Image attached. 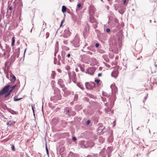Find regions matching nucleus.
Segmentation results:
<instances>
[{"label": "nucleus", "mask_w": 157, "mask_h": 157, "mask_svg": "<svg viewBox=\"0 0 157 157\" xmlns=\"http://www.w3.org/2000/svg\"><path fill=\"white\" fill-rule=\"evenodd\" d=\"M71 34V33L70 31L68 29H66L64 31L63 36L65 38H67L70 36Z\"/></svg>", "instance_id": "5"}, {"label": "nucleus", "mask_w": 157, "mask_h": 157, "mask_svg": "<svg viewBox=\"0 0 157 157\" xmlns=\"http://www.w3.org/2000/svg\"><path fill=\"white\" fill-rule=\"evenodd\" d=\"M72 140L73 141H75L77 140V138L76 137H73Z\"/></svg>", "instance_id": "19"}, {"label": "nucleus", "mask_w": 157, "mask_h": 157, "mask_svg": "<svg viewBox=\"0 0 157 157\" xmlns=\"http://www.w3.org/2000/svg\"><path fill=\"white\" fill-rule=\"evenodd\" d=\"M12 9V7H10V10H11Z\"/></svg>", "instance_id": "31"}, {"label": "nucleus", "mask_w": 157, "mask_h": 157, "mask_svg": "<svg viewBox=\"0 0 157 157\" xmlns=\"http://www.w3.org/2000/svg\"><path fill=\"white\" fill-rule=\"evenodd\" d=\"M67 7L64 6H63L62 7V11L64 13L66 11Z\"/></svg>", "instance_id": "10"}, {"label": "nucleus", "mask_w": 157, "mask_h": 157, "mask_svg": "<svg viewBox=\"0 0 157 157\" xmlns=\"http://www.w3.org/2000/svg\"><path fill=\"white\" fill-rule=\"evenodd\" d=\"M94 81L95 82H96L97 85L98 86H101V80L100 79H96Z\"/></svg>", "instance_id": "7"}, {"label": "nucleus", "mask_w": 157, "mask_h": 157, "mask_svg": "<svg viewBox=\"0 0 157 157\" xmlns=\"http://www.w3.org/2000/svg\"><path fill=\"white\" fill-rule=\"evenodd\" d=\"M15 122L14 121H10L7 123V125L10 126L13 125L15 124Z\"/></svg>", "instance_id": "8"}, {"label": "nucleus", "mask_w": 157, "mask_h": 157, "mask_svg": "<svg viewBox=\"0 0 157 157\" xmlns=\"http://www.w3.org/2000/svg\"><path fill=\"white\" fill-rule=\"evenodd\" d=\"M26 49H25V52H24V54L25 53V52L26 51Z\"/></svg>", "instance_id": "32"}, {"label": "nucleus", "mask_w": 157, "mask_h": 157, "mask_svg": "<svg viewBox=\"0 0 157 157\" xmlns=\"http://www.w3.org/2000/svg\"><path fill=\"white\" fill-rule=\"evenodd\" d=\"M69 78L72 80L73 82L75 83L77 81L76 75L74 72L72 71L69 73Z\"/></svg>", "instance_id": "3"}, {"label": "nucleus", "mask_w": 157, "mask_h": 157, "mask_svg": "<svg viewBox=\"0 0 157 157\" xmlns=\"http://www.w3.org/2000/svg\"><path fill=\"white\" fill-rule=\"evenodd\" d=\"M108 0V1H110V0Z\"/></svg>", "instance_id": "35"}, {"label": "nucleus", "mask_w": 157, "mask_h": 157, "mask_svg": "<svg viewBox=\"0 0 157 157\" xmlns=\"http://www.w3.org/2000/svg\"><path fill=\"white\" fill-rule=\"evenodd\" d=\"M70 53L68 54L67 55V57H69L70 56Z\"/></svg>", "instance_id": "28"}, {"label": "nucleus", "mask_w": 157, "mask_h": 157, "mask_svg": "<svg viewBox=\"0 0 157 157\" xmlns=\"http://www.w3.org/2000/svg\"><path fill=\"white\" fill-rule=\"evenodd\" d=\"M77 85L82 90H83L84 89V87L81 83L79 82H78L77 83Z\"/></svg>", "instance_id": "9"}, {"label": "nucleus", "mask_w": 157, "mask_h": 157, "mask_svg": "<svg viewBox=\"0 0 157 157\" xmlns=\"http://www.w3.org/2000/svg\"><path fill=\"white\" fill-rule=\"evenodd\" d=\"M145 100H146L147 98V97H145L144 98Z\"/></svg>", "instance_id": "30"}, {"label": "nucleus", "mask_w": 157, "mask_h": 157, "mask_svg": "<svg viewBox=\"0 0 157 157\" xmlns=\"http://www.w3.org/2000/svg\"><path fill=\"white\" fill-rule=\"evenodd\" d=\"M101 75H102L101 73H99L98 74V77H100Z\"/></svg>", "instance_id": "24"}, {"label": "nucleus", "mask_w": 157, "mask_h": 157, "mask_svg": "<svg viewBox=\"0 0 157 157\" xmlns=\"http://www.w3.org/2000/svg\"><path fill=\"white\" fill-rule=\"evenodd\" d=\"M12 42L11 43V46H13L14 43L15 42V39L14 36H13L12 39Z\"/></svg>", "instance_id": "11"}, {"label": "nucleus", "mask_w": 157, "mask_h": 157, "mask_svg": "<svg viewBox=\"0 0 157 157\" xmlns=\"http://www.w3.org/2000/svg\"><path fill=\"white\" fill-rule=\"evenodd\" d=\"M46 152L47 153V154L48 155V154H49L48 151V148L47 147H46Z\"/></svg>", "instance_id": "18"}, {"label": "nucleus", "mask_w": 157, "mask_h": 157, "mask_svg": "<svg viewBox=\"0 0 157 157\" xmlns=\"http://www.w3.org/2000/svg\"><path fill=\"white\" fill-rule=\"evenodd\" d=\"M79 67L80 68V70L81 71L83 72L84 71V69L82 66L81 65H79Z\"/></svg>", "instance_id": "15"}, {"label": "nucleus", "mask_w": 157, "mask_h": 157, "mask_svg": "<svg viewBox=\"0 0 157 157\" xmlns=\"http://www.w3.org/2000/svg\"><path fill=\"white\" fill-rule=\"evenodd\" d=\"M17 86L16 84H15L12 86H10L9 85L5 86L3 88L2 90L0 91V96L5 94L4 97L7 98L10 94L11 92Z\"/></svg>", "instance_id": "2"}, {"label": "nucleus", "mask_w": 157, "mask_h": 157, "mask_svg": "<svg viewBox=\"0 0 157 157\" xmlns=\"http://www.w3.org/2000/svg\"><path fill=\"white\" fill-rule=\"evenodd\" d=\"M106 31L107 33H109L110 31V29H109L108 28L106 29Z\"/></svg>", "instance_id": "22"}, {"label": "nucleus", "mask_w": 157, "mask_h": 157, "mask_svg": "<svg viewBox=\"0 0 157 157\" xmlns=\"http://www.w3.org/2000/svg\"><path fill=\"white\" fill-rule=\"evenodd\" d=\"M85 85L86 88L87 89H89L90 84L89 82H86L85 83Z\"/></svg>", "instance_id": "13"}, {"label": "nucleus", "mask_w": 157, "mask_h": 157, "mask_svg": "<svg viewBox=\"0 0 157 157\" xmlns=\"http://www.w3.org/2000/svg\"><path fill=\"white\" fill-rule=\"evenodd\" d=\"M75 71H76L78 72V67H77L75 68Z\"/></svg>", "instance_id": "29"}, {"label": "nucleus", "mask_w": 157, "mask_h": 157, "mask_svg": "<svg viewBox=\"0 0 157 157\" xmlns=\"http://www.w3.org/2000/svg\"><path fill=\"white\" fill-rule=\"evenodd\" d=\"M16 96H15L14 97V100L15 101H18L21 99H22V98H16Z\"/></svg>", "instance_id": "14"}, {"label": "nucleus", "mask_w": 157, "mask_h": 157, "mask_svg": "<svg viewBox=\"0 0 157 157\" xmlns=\"http://www.w3.org/2000/svg\"><path fill=\"white\" fill-rule=\"evenodd\" d=\"M94 72V69L93 67H90L88 68L86 71V73L90 75H93Z\"/></svg>", "instance_id": "4"}, {"label": "nucleus", "mask_w": 157, "mask_h": 157, "mask_svg": "<svg viewBox=\"0 0 157 157\" xmlns=\"http://www.w3.org/2000/svg\"><path fill=\"white\" fill-rule=\"evenodd\" d=\"M118 74V71L117 70H116L113 71L111 73V76L112 77H114V78H116Z\"/></svg>", "instance_id": "6"}, {"label": "nucleus", "mask_w": 157, "mask_h": 157, "mask_svg": "<svg viewBox=\"0 0 157 157\" xmlns=\"http://www.w3.org/2000/svg\"><path fill=\"white\" fill-rule=\"evenodd\" d=\"M90 123V120H88L87 121V124L88 125Z\"/></svg>", "instance_id": "25"}, {"label": "nucleus", "mask_w": 157, "mask_h": 157, "mask_svg": "<svg viewBox=\"0 0 157 157\" xmlns=\"http://www.w3.org/2000/svg\"><path fill=\"white\" fill-rule=\"evenodd\" d=\"M6 76H7V77L8 78H9V75H6Z\"/></svg>", "instance_id": "33"}, {"label": "nucleus", "mask_w": 157, "mask_h": 157, "mask_svg": "<svg viewBox=\"0 0 157 157\" xmlns=\"http://www.w3.org/2000/svg\"><path fill=\"white\" fill-rule=\"evenodd\" d=\"M64 19H63L61 21V24H60V27H61L62 26V25H63V23L64 22Z\"/></svg>", "instance_id": "16"}, {"label": "nucleus", "mask_w": 157, "mask_h": 157, "mask_svg": "<svg viewBox=\"0 0 157 157\" xmlns=\"http://www.w3.org/2000/svg\"><path fill=\"white\" fill-rule=\"evenodd\" d=\"M105 65L106 66L108 67V68H109L110 67V66L109 64H108L107 63H105Z\"/></svg>", "instance_id": "21"}, {"label": "nucleus", "mask_w": 157, "mask_h": 157, "mask_svg": "<svg viewBox=\"0 0 157 157\" xmlns=\"http://www.w3.org/2000/svg\"><path fill=\"white\" fill-rule=\"evenodd\" d=\"M17 86L16 84H15L12 86H10L9 85L5 86L3 88L2 90L0 91V96L5 94L4 97L7 98L10 94L11 92Z\"/></svg>", "instance_id": "1"}, {"label": "nucleus", "mask_w": 157, "mask_h": 157, "mask_svg": "<svg viewBox=\"0 0 157 157\" xmlns=\"http://www.w3.org/2000/svg\"><path fill=\"white\" fill-rule=\"evenodd\" d=\"M95 46L96 48H98L99 46V44L98 43L96 44Z\"/></svg>", "instance_id": "23"}, {"label": "nucleus", "mask_w": 157, "mask_h": 157, "mask_svg": "<svg viewBox=\"0 0 157 157\" xmlns=\"http://www.w3.org/2000/svg\"><path fill=\"white\" fill-rule=\"evenodd\" d=\"M10 76L12 77V79L13 80V82L15 81L16 80L15 76L13 74H11Z\"/></svg>", "instance_id": "12"}, {"label": "nucleus", "mask_w": 157, "mask_h": 157, "mask_svg": "<svg viewBox=\"0 0 157 157\" xmlns=\"http://www.w3.org/2000/svg\"><path fill=\"white\" fill-rule=\"evenodd\" d=\"M12 150L13 151H15V147H14V145L13 144L12 145Z\"/></svg>", "instance_id": "17"}, {"label": "nucleus", "mask_w": 157, "mask_h": 157, "mask_svg": "<svg viewBox=\"0 0 157 157\" xmlns=\"http://www.w3.org/2000/svg\"><path fill=\"white\" fill-rule=\"evenodd\" d=\"M32 110L33 111V112L34 114V108L33 106H32Z\"/></svg>", "instance_id": "26"}, {"label": "nucleus", "mask_w": 157, "mask_h": 157, "mask_svg": "<svg viewBox=\"0 0 157 157\" xmlns=\"http://www.w3.org/2000/svg\"><path fill=\"white\" fill-rule=\"evenodd\" d=\"M77 6L78 8L81 7V5L80 3H78V4Z\"/></svg>", "instance_id": "20"}, {"label": "nucleus", "mask_w": 157, "mask_h": 157, "mask_svg": "<svg viewBox=\"0 0 157 157\" xmlns=\"http://www.w3.org/2000/svg\"><path fill=\"white\" fill-rule=\"evenodd\" d=\"M126 3V0H124L123 1V4H125Z\"/></svg>", "instance_id": "27"}, {"label": "nucleus", "mask_w": 157, "mask_h": 157, "mask_svg": "<svg viewBox=\"0 0 157 157\" xmlns=\"http://www.w3.org/2000/svg\"><path fill=\"white\" fill-rule=\"evenodd\" d=\"M70 112L69 110H68L67 113H69Z\"/></svg>", "instance_id": "34"}]
</instances>
